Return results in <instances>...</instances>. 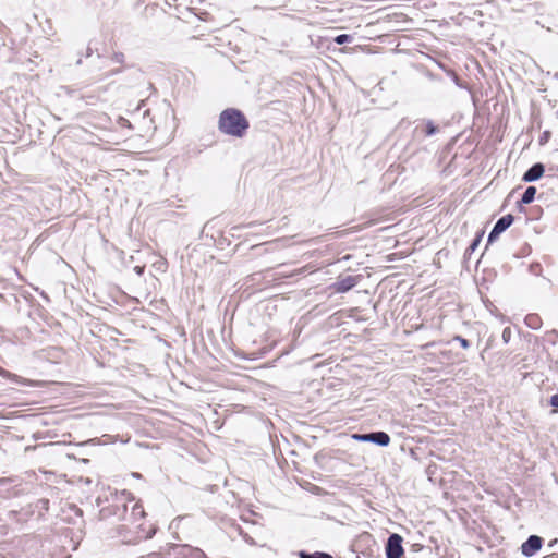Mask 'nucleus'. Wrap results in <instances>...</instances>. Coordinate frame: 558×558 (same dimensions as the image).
Returning a JSON list of instances; mask_svg holds the SVG:
<instances>
[{
  "instance_id": "0eeeda50",
  "label": "nucleus",
  "mask_w": 558,
  "mask_h": 558,
  "mask_svg": "<svg viewBox=\"0 0 558 558\" xmlns=\"http://www.w3.org/2000/svg\"><path fill=\"white\" fill-rule=\"evenodd\" d=\"M525 325L531 329H539L542 327V318L536 313L527 314L524 318Z\"/></svg>"
},
{
  "instance_id": "7ed1b4c3",
  "label": "nucleus",
  "mask_w": 558,
  "mask_h": 558,
  "mask_svg": "<svg viewBox=\"0 0 558 558\" xmlns=\"http://www.w3.org/2000/svg\"><path fill=\"white\" fill-rule=\"evenodd\" d=\"M513 222V216L508 214L504 217H501L495 225V227L493 228L492 232L489 233L488 235V243H492L494 242L495 240L498 239V236L507 229L511 226V223Z\"/></svg>"
},
{
  "instance_id": "dca6fc26",
  "label": "nucleus",
  "mask_w": 558,
  "mask_h": 558,
  "mask_svg": "<svg viewBox=\"0 0 558 558\" xmlns=\"http://www.w3.org/2000/svg\"><path fill=\"white\" fill-rule=\"evenodd\" d=\"M549 403L554 408L553 413H557L558 412V393L551 396Z\"/></svg>"
},
{
  "instance_id": "1a4fd4ad",
  "label": "nucleus",
  "mask_w": 558,
  "mask_h": 558,
  "mask_svg": "<svg viewBox=\"0 0 558 558\" xmlns=\"http://www.w3.org/2000/svg\"><path fill=\"white\" fill-rule=\"evenodd\" d=\"M535 193H536L535 187H533V186L527 187L525 190V192L523 193V195H522V197L520 199V203L521 204H529V203H531L534 199Z\"/></svg>"
},
{
  "instance_id": "20e7f679",
  "label": "nucleus",
  "mask_w": 558,
  "mask_h": 558,
  "mask_svg": "<svg viewBox=\"0 0 558 558\" xmlns=\"http://www.w3.org/2000/svg\"><path fill=\"white\" fill-rule=\"evenodd\" d=\"M543 539L539 536L531 535L521 546V551L524 556L531 557L542 547Z\"/></svg>"
},
{
  "instance_id": "f8f14e48",
  "label": "nucleus",
  "mask_w": 558,
  "mask_h": 558,
  "mask_svg": "<svg viewBox=\"0 0 558 558\" xmlns=\"http://www.w3.org/2000/svg\"><path fill=\"white\" fill-rule=\"evenodd\" d=\"M301 558H332L330 555L325 553H315V554H301Z\"/></svg>"
},
{
  "instance_id": "412c9836",
  "label": "nucleus",
  "mask_w": 558,
  "mask_h": 558,
  "mask_svg": "<svg viewBox=\"0 0 558 558\" xmlns=\"http://www.w3.org/2000/svg\"><path fill=\"white\" fill-rule=\"evenodd\" d=\"M483 234H484V231H482V232L476 236V239L473 241V243H472V244H471V246H470V248H471L472 251H474V250L476 248V246H477V245H478V243L481 242V239H482Z\"/></svg>"
},
{
  "instance_id": "9b49d317",
  "label": "nucleus",
  "mask_w": 558,
  "mask_h": 558,
  "mask_svg": "<svg viewBox=\"0 0 558 558\" xmlns=\"http://www.w3.org/2000/svg\"><path fill=\"white\" fill-rule=\"evenodd\" d=\"M353 39V37L351 35H348V34H341L339 36H337L335 38V41L338 44V45H343L345 43H351Z\"/></svg>"
},
{
  "instance_id": "423d86ee",
  "label": "nucleus",
  "mask_w": 558,
  "mask_h": 558,
  "mask_svg": "<svg viewBox=\"0 0 558 558\" xmlns=\"http://www.w3.org/2000/svg\"><path fill=\"white\" fill-rule=\"evenodd\" d=\"M355 284H356V279L352 276H349V277L335 283V291L343 293V292L349 291Z\"/></svg>"
},
{
  "instance_id": "aec40b11",
  "label": "nucleus",
  "mask_w": 558,
  "mask_h": 558,
  "mask_svg": "<svg viewBox=\"0 0 558 558\" xmlns=\"http://www.w3.org/2000/svg\"><path fill=\"white\" fill-rule=\"evenodd\" d=\"M454 339L460 342L462 348L468 349L470 347V342L466 339H464L460 336L454 337Z\"/></svg>"
},
{
  "instance_id": "6e6552de",
  "label": "nucleus",
  "mask_w": 558,
  "mask_h": 558,
  "mask_svg": "<svg viewBox=\"0 0 558 558\" xmlns=\"http://www.w3.org/2000/svg\"><path fill=\"white\" fill-rule=\"evenodd\" d=\"M371 442H375L379 446H388L390 436L385 432L371 433Z\"/></svg>"
},
{
  "instance_id": "f257e3e1",
  "label": "nucleus",
  "mask_w": 558,
  "mask_h": 558,
  "mask_svg": "<svg viewBox=\"0 0 558 558\" xmlns=\"http://www.w3.org/2000/svg\"><path fill=\"white\" fill-rule=\"evenodd\" d=\"M218 128L225 134L242 137L248 128V122L239 110L230 108L220 113Z\"/></svg>"
},
{
  "instance_id": "2eb2a0df",
  "label": "nucleus",
  "mask_w": 558,
  "mask_h": 558,
  "mask_svg": "<svg viewBox=\"0 0 558 558\" xmlns=\"http://www.w3.org/2000/svg\"><path fill=\"white\" fill-rule=\"evenodd\" d=\"M154 266L161 271H166L168 268V263L166 259H160L159 262L155 263Z\"/></svg>"
},
{
  "instance_id": "39448f33",
  "label": "nucleus",
  "mask_w": 558,
  "mask_h": 558,
  "mask_svg": "<svg viewBox=\"0 0 558 558\" xmlns=\"http://www.w3.org/2000/svg\"><path fill=\"white\" fill-rule=\"evenodd\" d=\"M544 173V166L542 163H535L523 175V180L532 182L539 179Z\"/></svg>"
},
{
  "instance_id": "9d476101",
  "label": "nucleus",
  "mask_w": 558,
  "mask_h": 558,
  "mask_svg": "<svg viewBox=\"0 0 558 558\" xmlns=\"http://www.w3.org/2000/svg\"><path fill=\"white\" fill-rule=\"evenodd\" d=\"M144 523H141L137 525L138 529L142 530V533L138 532L137 536H136V541H142V539H147V538H150L153 533H154V530L149 526V529L145 530L143 527Z\"/></svg>"
},
{
  "instance_id": "6ab92c4d",
  "label": "nucleus",
  "mask_w": 558,
  "mask_h": 558,
  "mask_svg": "<svg viewBox=\"0 0 558 558\" xmlns=\"http://www.w3.org/2000/svg\"><path fill=\"white\" fill-rule=\"evenodd\" d=\"M436 131H437V128L432 122H428L426 125V135L430 136V135L435 134Z\"/></svg>"
},
{
  "instance_id": "4be33fe9",
  "label": "nucleus",
  "mask_w": 558,
  "mask_h": 558,
  "mask_svg": "<svg viewBox=\"0 0 558 558\" xmlns=\"http://www.w3.org/2000/svg\"><path fill=\"white\" fill-rule=\"evenodd\" d=\"M134 270H135V272H136L137 275H140V276H141V275H143V272H144V267H143V266H135V267H134Z\"/></svg>"
},
{
  "instance_id": "a211bd4d",
  "label": "nucleus",
  "mask_w": 558,
  "mask_h": 558,
  "mask_svg": "<svg viewBox=\"0 0 558 558\" xmlns=\"http://www.w3.org/2000/svg\"><path fill=\"white\" fill-rule=\"evenodd\" d=\"M511 329L510 327H506L502 331V340L507 343L510 341L511 338Z\"/></svg>"
},
{
  "instance_id": "f3484780",
  "label": "nucleus",
  "mask_w": 558,
  "mask_h": 558,
  "mask_svg": "<svg viewBox=\"0 0 558 558\" xmlns=\"http://www.w3.org/2000/svg\"><path fill=\"white\" fill-rule=\"evenodd\" d=\"M548 340H550L553 343L556 342V340L558 339V331L553 329L550 331H547L546 333Z\"/></svg>"
},
{
  "instance_id": "f03ea898",
  "label": "nucleus",
  "mask_w": 558,
  "mask_h": 558,
  "mask_svg": "<svg viewBox=\"0 0 558 558\" xmlns=\"http://www.w3.org/2000/svg\"><path fill=\"white\" fill-rule=\"evenodd\" d=\"M403 553L402 537L399 534L390 535L386 545L387 558H400Z\"/></svg>"
},
{
  "instance_id": "ddd939ff",
  "label": "nucleus",
  "mask_w": 558,
  "mask_h": 558,
  "mask_svg": "<svg viewBox=\"0 0 558 558\" xmlns=\"http://www.w3.org/2000/svg\"><path fill=\"white\" fill-rule=\"evenodd\" d=\"M352 437L359 441H371V434H354Z\"/></svg>"
},
{
  "instance_id": "4468645a",
  "label": "nucleus",
  "mask_w": 558,
  "mask_h": 558,
  "mask_svg": "<svg viewBox=\"0 0 558 558\" xmlns=\"http://www.w3.org/2000/svg\"><path fill=\"white\" fill-rule=\"evenodd\" d=\"M132 515L136 517L140 515L141 518L145 517V512L142 506L135 505L133 507Z\"/></svg>"
}]
</instances>
